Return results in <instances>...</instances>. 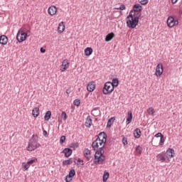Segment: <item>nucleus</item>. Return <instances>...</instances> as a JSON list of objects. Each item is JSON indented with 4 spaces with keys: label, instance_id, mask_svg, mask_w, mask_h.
Listing matches in <instances>:
<instances>
[{
    "label": "nucleus",
    "instance_id": "obj_2",
    "mask_svg": "<svg viewBox=\"0 0 182 182\" xmlns=\"http://www.w3.org/2000/svg\"><path fill=\"white\" fill-rule=\"evenodd\" d=\"M106 143V134L105 132H101L98 138L94 141L92 144V147L93 150H103L105 144Z\"/></svg>",
    "mask_w": 182,
    "mask_h": 182
},
{
    "label": "nucleus",
    "instance_id": "obj_32",
    "mask_svg": "<svg viewBox=\"0 0 182 182\" xmlns=\"http://www.w3.org/2000/svg\"><path fill=\"white\" fill-rule=\"evenodd\" d=\"M73 163V161L72 159H68L63 161V165L64 166H70V164H72Z\"/></svg>",
    "mask_w": 182,
    "mask_h": 182
},
{
    "label": "nucleus",
    "instance_id": "obj_28",
    "mask_svg": "<svg viewBox=\"0 0 182 182\" xmlns=\"http://www.w3.org/2000/svg\"><path fill=\"white\" fill-rule=\"evenodd\" d=\"M116 119L114 118V117H111L109 120H108V122H107V127H112V124H113V123L114 122V120Z\"/></svg>",
    "mask_w": 182,
    "mask_h": 182
},
{
    "label": "nucleus",
    "instance_id": "obj_15",
    "mask_svg": "<svg viewBox=\"0 0 182 182\" xmlns=\"http://www.w3.org/2000/svg\"><path fill=\"white\" fill-rule=\"evenodd\" d=\"M65 22L61 21L58 27L57 28V32L58 33H63V32H65Z\"/></svg>",
    "mask_w": 182,
    "mask_h": 182
},
{
    "label": "nucleus",
    "instance_id": "obj_5",
    "mask_svg": "<svg viewBox=\"0 0 182 182\" xmlns=\"http://www.w3.org/2000/svg\"><path fill=\"white\" fill-rule=\"evenodd\" d=\"M113 90H114V88L113 87V85H112V82H107L105 83L102 89L103 95H110L113 92Z\"/></svg>",
    "mask_w": 182,
    "mask_h": 182
},
{
    "label": "nucleus",
    "instance_id": "obj_23",
    "mask_svg": "<svg viewBox=\"0 0 182 182\" xmlns=\"http://www.w3.org/2000/svg\"><path fill=\"white\" fill-rule=\"evenodd\" d=\"M134 136L135 139H139V137L141 136V131L139 129L136 128L134 131Z\"/></svg>",
    "mask_w": 182,
    "mask_h": 182
},
{
    "label": "nucleus",
    "instance_id": "obj_13",
    "mask_svg": "<svg viewBox=\"0 0 182 182\" xmlns=\"http://www.w3.org/2000/svg\"><path fill=\"white\" fill-rule=\"evenodd\" d=\"M166 155L164 153H161V154H159L157 156H156V161H160V163H167L166 160Z\"/></svg>",
    "mask_w": 182,
    "mask_h": 182
},
{
    "label": "nucleus",
    "instance_id": "obj_40",
    "mask_svg": "<svg viewBox=\"0 0 182 182\" xmlns=\"http://www.w3.org/2000/svg\"><path fill=\"white\" fill-rule=\"evenodd\" d=\"M122 143H123L124 146H127V138L124 137L122 139Z\"/></svg>",
    "mask_w": 182,
    "mask_h": 182
},
{
    "label": "nucleus",
    "instance_id": "obj_17",
    "mask_svg": "<svg viewBox=\"0 0 182 182\" xmlns=\"http://www.w3.org/2000/svg\"><path fill=\"white\" fill-rule=\"evenodd\" d=\"M134 10H131L136 14V12H141V10L143 9V7L139 4H134L133 7Z\"/></svg>",
    "mask_w": 182,
    "mask_h": 182
},
{
    "label": "nucleus",
    "instance_id": "obj_8",
    "mask_svg": "<svg viewBox=\"0 0 182 182\" xmlns=\"http://www.w3.org/2000/svg\"><path fill=\"white\" fill-rule=\"evenodd\" d=\"M69 66H70L69 60L66 59L63 60L62 62V64L60 66V70L61 72H66V70L69 69Z\"/></svg>",
    "mask_w": 182,
    "mask_h": 182
},
{
    "label": "nucleus",
    "instance_id": "obj_34",
    "mask_svg": "<svg viewBox=\"0 0 182 182\" xmlns=\"http://www.w3.org/2000/svg\"><path fill=\"white\" fill-rule=\"evenodd\" d=\"M61 117H62L63 120H64V122H66V119H68V114H66V112H63L61 113Z\"/></svg>",
    "mask_w": 182,
    "mask_h": 182
},
{
    "label": "nucleus",
    "instance_id": "obj_19",
    "mask_svg": "<svg viewBox=\"0 0 182 182\" xmlns=\"http://www.w3.org/2000/svg\"><path fill=\"white\" fill-rule=\"evenodd\" d=\"M132 120H133V114L132 113V111H129L126 121L127 124H130Z\"/></svg>",
    "mask_w": 182,
    "mask_h": 182
},
{
    "label": "nucleus",
    "instance_id": "obj_39",
    "mask_svg": "<svg viewBox=\"0 0 182 182\" xmlns=\"http://www.w3.org/2000/svg\"><path fill=\"white\" fill-rule=\"evenodd\" d=\"M116 9H120V11H124V9H126V6H124V4H122L119 8H117Z\"/></svg>",
    "mask_w": 182,
    "mask_h": 182
},
{
    "label": "nucleus",
    "instance_id": "obj_45",
    "mask_svg": "<svg viewBox=\"0 0 182 182\" xmlns=\"http://www.w3.org/2000/svg\"><path fill=\"white\" fill-rule=\"evenodd\" d=\"M177 2H178V0H171V4H173V5H174V4H177Z\"/></svg>",
    "mask_w": 182,
    "mask_h": 182
},
{
    "label": "nucleus",
    "instance_id": "obj_35",
    "mask_svg": "<svg viewBox=\"0 0 182 182\" xmlns=\"http://www.w3.org/2000/svg\"><path fill=\"white\" fill-rule=\"evenodd\" d=\"M37 161H38V159L36 158H34L33 159L28 161L27 163L28 164V165L32 166V164H33L34 163H36Z\"/></svg>",
    "mask_w": 182,
    "mask_h": 182
},
{
    "label": "nucleus",
    "instance_id": "obj_48",
    "mask_svg": "<svg viewBox=\"0 0 182 182\" xmlns=\"http://www.w3.org/2000/svg\"><path fill=\"white\" fill-rule=\"evenodd\" d=\"M46 134H47L46 131H44V132H43L44 136H45Z\"/></svg>",
    "mask_w": 182,
    "mask_h": 182
},
{
    "label": "nucleus",
    "instance_id": "obj_33",
    "mask_svg": "<svg viewBox=\"0 0 182 182\" xmlns=\"http://www.w3.org/2000/svg\"><path fill=\"white\" fill-rule=\"evenodd\" d=\"M141 151H142L141 146H137L136 147V154H138V156H140V154H141Z\"/></svg>",
    "mask_w": 182,
    "mask_h": 182
},
{
    "label": "nucleus",
    "instance_id": "obj_24",
    "mask_svg": "<svg viewBox=\"0 0 182 182\" xmlns=\"http://www.w3.org/2000/svg\"><path fill=\"white\" fill-rule=\"evenodd\" d=\"M21 167L23 168V171H28V170H29V168L31 167V165L28 162H23L21 164Z\"/></svg>",
    "mask_w": 182,
    "mask_h": 182
},
{
    "label": "nucleus",
    "instance_id": "obj_25",
    "mask_svg": "<svg viewBox=\"0 0 182 182\" xmlns=\"http://www.w3.org/2000/svg\"><path fill=\"white\" fill-rule=\"evenodd\" d=\"M32 115L33 117H38V116H39V107H35L33 109Z\"/></svg>",
    "mask_w": 182,
    "mask_h": 182
},
{
    "label": "nucleus",
    "instance_id": "obj_21",
    "mask_svg": "<svg viewBox=\"0 0 182 182\" xmlns=\"http://www.w3.org/2000/svg\"><path fill=\"white\" fill-rule=\"evenodd\" d=\"M113 38H114V33L112 32V33H108L105 36V42H110V41H112V39H113Z\"/></svg>",
    "mask_w": 182,
    "mask_h": 182
},
{
    "label": "nucleus",
    "instance_id": "obj_22",
    "mask_svg": "<svg viewBox=\"0 0 182 182\" xmlns=\"http://www.w3.org/2000/svg\"><path fill=\"white\" fill-rule=\"evenodd\" d=\"M84 52H85V56H90V55L93 53V49H92V48L90 47H87L84 50Z\"/></svg>",
    "mask_w": 182,
    "mask_h": 182
},
{
    "label": "nucleus",
    "instance_id": "obj_26",
    "mask_svg": "<svg viewBox=\"0 0 182 182\" xmlns=\"http://www.w3.org/2000/svg\"><path fill=\"white\" fill-rule=\"evenodd\" d=\"M111 85H112L114 89V87H117L119 86V79L113 78Z\"/></svg>",
    "mask_w": 182,
    "mask_h": 182
},
{
    "label": "nucleus",
    "instance_id": "obj_10",
    "mask_svg": "<svg viewBox=\"0 0 182 182\" xmlns=\"http://www.w3.org/2000/svg\"><path fill=\"white\" fill-rule=\"evenodd\" d=\"M162 75H163V64L159 63L156 68L155 75H156L157 77H159V76H161Z\"/></svg>",
    "mask_w": 182,
    "mask_h": 182
},
{
    "label": "nucleus",
    "instance_id": "obj_43",
    "mask_svg": "<svg viewBox=\"0 0 182 182\" xmlns=\"http://www.w3.org/2000/svg\"><path fill=\"white\" fill-rule=\"evenodd\" d=\"M164 136L163 134H161V133L159 132L155 135V137H162Z\"/></svg>",
    "mask_w": 182,
    "mask_h": 182
},
{
    "label": "nucleus",
    "instance_id": "obj_7",
    "mask_svg": "<svg viewBox=\"0 0 182 182\" xmlns=\"http://www.w3.org/2000/svg\"><path fill=\"white\" fill-rule=\"evenodd\" d=\"M165 157L166 158V163H170V159H173L174 156H176V152L174 151V149L169 148L166 150L165 153Z\"/></svg>",
    "mask_w": 182,
    "mask_h": 182
},
{
    "label": "nucleus",
    "instance_id": "obj_18",
    "mask_svg": "<svg viewBox=\"0 0 182 182\" xmlns=\"http://www.w3.org/2000/svg\"><path fill=\"white\" fill-rule=\"evenodd\" d=\"M63 154H65V157H70L72 156L73 151L69 148H65L63 151Z\"/></svg>",
    "mask_w": 182,
    "mask_h": 182
},
{
    "label": "nucleus",
    "instance_id": "obj_30",
    "mask_svg": "<svg viewBox=\"0 0 182 182\" xmlns=\"http://www.w3.org/2000/svg\"><path fill=\"white\" fill-rule=\"evenodd\" d=\"M109 172L105 171L103 174V182L107 181V178H109Z\"/></svg>",
    "mask_w": 182,
    "mask_h": 182
},
{
    "label": "nucleus",
    "instance_id": "obj_41",
    "mask_svg": "<svg viewBox=\"0 0 182 182\" xmlns=\"http://www.w3.org/2000/svg\"><path fill=\"white\" fill-rule=\"evenodd\" d=\"M77 163H78L77 164L80 166H83V164H83V160H82L80 159H77Z\"/></svg>",
    "mask_w": 182,
    "mask_h": 182
},
{
    "label": "nucleus",
    "instance_id": "obj_47",
    "mask_svg": "<svg viewBox=\"0 0 182 182\" xmlns=\"http://www.w3.org/2000/svg\"><path fill=\"white\" fill-rule=\"evenodd\" d=\"M58 122H60V124H61V123H62V119L58 118Z\"/></svg>",
    "mask_w": 182,
    "mask_h": 182
},
{
    "label": "nucleus",
    "instance_id": "obj_20",
    "mask_svg": "<svg viewBox=\"0 0 182 182\" xmlns=\"http://www.w3.org/2000/svg\"><path fill=\"white\" fill-rule=\"evenodd\" d=\"M0 43L1 45H6V43H8V37H6V36H1Z\"/></svg>",
    "mask_w": 182,
    "mask_h": 182
},
{
    "label": "nucleus",
    "instance_id": "obj_11",
    "mask_svg": "<svg viewBox=\"0 0 182 182\" xmlns=\"http://www.w3.org/2000/svg\"><path fill=\"white\" fill-rule=\"evenodd\" d=\"M75 176H76V171H75V169H71L69 171V174L67 175L65 177V181L66 182L72 181V180H73V177H75Z\"/></svg>",
    "mask_w": 182,
    "mask_h": 182
},
{
    "label": "nucleus",
    "instance_id": "obj_14",
    "mask_svg": "<svg viewBox=\"0 0 182 182\" xmlns=\"http://www.w3.org/2000/svg\"><path fill=\"white\" fill-rule=\"evenodd\" d=\"M48 14L51 16L53 15H56V12H58V9L55 6H50L48 9Z\"/></svg>",
    "mask_w": 182,
    "mask_h": 182
},
{
    "label": "nucleus",
    "instance_id": "obj_12",
    "mask_svg": "<svg viewBox=\"0 0 182 182\" xmlns=\"http://www.w3.org/2000/svg\"><path fill=\"white\" fill-rule=\"evenodd\" d=\"M95 89H96V83L95 82V81H91L87 85V92H94Z\"/></svg>",
    "mask_w": 182,
    "mask_h": 182
},
{
    "label": "nucleus",
    "instance_id": "obj_31",
    "mask_svg": "<svg viewBox=\"0 0 182 182\" xmlns=\"http://www.w3.org/2000/svg\"><path fill=\"white\" fill-rule=\"evenodd\" d=\"M85 126H86V127H90V126H92V119H90V118L86 119Z\"/></svg>",
    "mask_w": 182,
    "mask_h": 182
},
{
    "label": "nucleus",
    "instance_id": "obj_38",
    "mask_svg": "<svg viewBox=\"0 0 182 182\" xmlns=\"http://www.w3.org/2000/svg\"><path fill=\"white\" fill-rule=\"evenodd\" d=\"M139 4H141V5H147V4H149V0H141Z\"/></svg>",
    "mask_w": 182,
    "mask_h": 182
},
{
    "label": "nucleus",
    "instance_id": "obj_4",
    "mask_svg": "<svg viewBox=\"0 0 182 182\" xmlns=\"http://www.w3.org/2000/svg\"><path fill=\"white\" fill-rule=\"evenodd\" d=\"M29 31H27L26 33L25 31V28H21L18 30L16 36V39L18 42L21 43L23 41H26V38L29 36Z\"/></svg>",
    "mask_w": 182,
    "mask_h": 182
},
{
    "label": "nucleus",
    "instance_id": "obj_1",
    "mask_svg": "<svg viewBox=\"0 0 182 182\" xmlns=\"http://www.w3.org/2000/svg\"><path fill=\"white\" fill-rule=\"evenodd\" d=\"M134 15H136V13H134L133 11H131L127 16L126 18L127 28H132V29H134V28L139 25V19L141 16V14L138 13L135 17Z\"/></svg>",
    "mask_w": 182,
    "mask_h": 182
},
{
    "label": "nucleus",
    "instance_id": "obj_42",
    "mask_svg": "<svg viewBox=\"0 0 182 182\" xmlns=\"http://www.w3.org/2000/svg\"><path fill=\"white\" fill-rule=\"evenodd\" d=\"M164 143V136H161L159 142L160 146H163Z\"/></svg>",
    "mask_w": 182,
    "mask_h": 182
},
{
    "label": "nucleus",
    "instance_id": "obj_9",
    "mask_svg": "<svg viewBox=\"0 0 182 182\" xmlns=\"http://www.w3.org/2000/svg\"><path fill=\"white\" fill-rule=\"evenodd\" d=\"M167 25L168 28H173L176 25H178V21L175 20L173 17H168L167 19Z\"/></svg>",
    "mask_w": 182,
    "mask_h": 182
},
{
    "label": "nucleus",
    "instance_id": "obj_46",
    "mask_svg": "<svg viewBox=\"0 0 182 182\" xmlns=\"http://www.w3.org/2000/svg\"><path fill=\"white\" fill-rule=\"evenodd\" d=\"M40 50L41 53H45V52H46V50H45L43 48H41Z\"/></svg>",
    "mask_w": 182,
    "mask_h": 182
},
{
    "label": "nucleus",
    "instance_id": "obj_37",
    "mask_svg": "<svg viewBox=\"0 0 182 182\" xmlns=\"http://www.w3.org/2000/svg\"><path fill=\"white\" fill-rule=\"evenodd\" d=\"M65 140H66V136H62L60 139V144H63V143H65Z\"/></svg>",
    "mask_w": 182,
    "mask_h": 182
},
{
    "label": "nucleus",
    "instance_id": "obj_6",
    "mask_svg": "<svg viewBox=\"0 0 182 182\" xmlns=\"http://www.w3.org/2000/svg\"><path fill=\"white\" fill-rule=\"evenodd\" d=\"M39 146L41 145L39 143H38V141H36L35 139H31L27 147V150L28 151H33V150H36Z\"/></svg>",
    "mask_w": 182,
    "mask_h": 182
},
{
    "label": "nucleus",
    "instance_id": "obj_44",
    "mask_svg": "<svg viewBox=\"0 0 182 182\" xmlns=\"http://www.w3.org/2000/svg\"><path fill=\"white\" fill-rule=\"evenodd\" d=\"M67 97H69V95H70V90H67L65 92Z\"/></svg>",
    "mask_w": 182,
    "mask_h": 182
},
{
    "label": "nucleus",
    "instance_id": "obj_16",
    "mask_svg": "<svg viewBox=\"0 0 182 182\" xmlns=\"http://www.w3.org/2000/svg\"><path fill=\"white\" fill-rule=\"evenodd\" d=\"M83 154L86 157L87 160H90L92 159V154H90V150L89 149H85L83 151Z\"/></svg>",
    "mask_w": 182,
    "mask_h": 182
},
{
    "label": "nucleus",
    "instance_id": "obj_3",
    "mask_svg": "<svg viewBox=\"0 0 182 182\" xmlns=\"http://www.w3.org/2000/svg\"><path fill=\"white\" fill-rule=\"evenodd\" d=\"M106 160V157L105 156V150H97L95 154L94 163L95 164H103Z\"/></svg>",
    "mask_w": 182,
    "mask_h": 182
},
{
    "label": "nucleus",
    "instance_id": "obj_36",
    "mask_svg": "<svg viewBox=\"0 0 182 182\" xmlns=\"http://www.w3.org/2000/svg\"><path fill=\"white\" fill-rule=\"evenodd\" d=\"M74 106H80V100H75L73 102Z\"/></svg>",
    "mask_w": 182,
    "mask_h": 182
},
{
    "label": "nucleus",
    "instance_id": "obj_29",
    "mask_svg": "<svg viewBox=\"0 0 182 182\" xmlns=\"http://www.w3.org/2000/svg\"><path fill=\"white\" fill-rule=\"evenodd\" d=\"M50 116H52V112L50 111H48L44 116L45 120L48 122L49 119H50Z\"/></svg>",
    "mask_w": 182,
    "mask_h": 182
},
{
    "label": "nucleus",
    "instance_id": "obj_27",
    "mask_svg": "<svg viewBox=\"0 0 182 182\" xmlns=\"http://www.w3.org/2000/svg\"><path fill=\"white\" fill-rule=\"evenodd\" d=\"M146 112L151 116H154V114H156V111L154 110V108H153V107L148 108Z\"/></svg>",
    "mask_w": 182,
    "mask_h": 182
}]
</instances>
